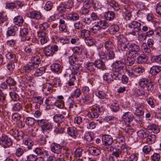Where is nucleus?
Here are the masks:
<instances>
[{"label":"nucleus","mask_w":161,"mask_h":161,"mask_svg":"<svg viewBox=\"0 0 161 161\" xmlns=\"http://www.w3.org/2000/svg\"><path fill=\"white\" fill-rule=\"evenodd\" d=\"M36 123L41 128L44 133H49L52 129L53 124L46 118L40 119L36 121Z\"/></svg>","instance_id":"nucleus-1"},{"label":"nucleus","mask_w":161,"mask_h":161,"mask_svg":"<svg viewBox=\"0 0 161 161\" xmlns=\"http://www.w3.org/2000/svg\"><path fill=\"white\" fill-rule=\"evenodd\" d=\"M12 144L11 138L5 134L0 136V144L4 148L9 147Z\"/></svg>","instance_id":"nucleus-2"},{"label":"nucleus","mask_w":161,"mask_h":161,"mask_svg":"<svg viewBox=\"0 0 161 161\" xmlns=\"http://www.w3.org/2000/svg\"><path fill=\"white\" fill-rule=\"evenodd\" d=\"M139 85L141 87L145 89V91H151L153 89V83L146 78H142L140 80Z\"/></svg>","instance_id":"nucleus-3"},{"label":"nucleus","mask_w":161,"mask_h":161,"mask_svg":"<svg viewBox=\"0 0 161 161\" xmlns=\"http://www.w3.org/2000/svg\"><path fill=\"white\" fill-rule=\"evenodd\" d=\"M82 69V67L80 65H76L72 67L71 73L69 75V80L75 81L76 80V75L80 74Z\"/></svg>","instance_id":"nucleus-4"},{"label":"nucleus","mask_w":161,"mask_h":161,"mask_svg":"<svg viewBox=\"0 0 161 161\" xmlns=\"http://www.w3.org/2000/svg\"><path fill=\"white\" fill-rule=\"evenodd\" d=\"M58 46L56 45L51 46H47L44 48L43 52L45 56H53L55 52L58 51Z\"/></svg>","instance_id":"nucleus-5"},{"label":"nucleus","mask_w":161,"mask_h":161,"mask_svg":"<svg viewBox=\"0 0 161 161\" xmlns=\"http://www.w3.org/2000/svg\"><path fill=\"white\" fill-rule=\"evenodd\" d=\"M128 49L129 50L128 55L134 57V55L135 54V56H136V55L138 54V52L140 51V47L138 45L133 43L129 44L128 45Z\"/></svg>","instance_id":"nucleus-6"},{"label":"nucleus","mask_w":161,"mask_h":161,"mask_svg":"<svg viewBox=\"0 0 161 161\" xmlns=\"http://www.w3.org/2000/svg\"><path fill=\"white\" fill-rule=\"evenodd\" d=\"M134 105L132 108L135 111L134 114L138 116H143L144 114L143 106L140 104H138L137 103H135Z\"/></svg>","instance_id":"nucleus-7"},{"label":"nucleus","mask_w":161,"mask_h":161,"mask_svg":"<svg viewBox=\"0 0 161 161\" xmlns=\"http://www.w3.org/2000/svg\"><path fill=\"white\" fill-rule=\"evenodd\" d=\"M31 62L24 65L23 67V69L25 73H34L35 70L38 68Z\"/></svg>","instance_id":"nucleus-8"},{"label":"nucleus","mask_w":161,"mask_h":161,"mask_svg":"<svg viewBox=\"0 0 161 161\" xmlns=\"http://www.w3.org/2000/svg\"><path fill=\"white\" fill-rule=\"evenodd\" d=\"M125 65L123 62L120 61H116L112 64L113 69L115 72H119L123 69Z\"/></svg>","instance_id":"nucleus-9"},{"label":"nucleus","mask_w":161,"mask_h":161,"mask_svg":"<svg viewBox=\"0 0 161 161\" xmlns=\"http://www.w3.org/2000/svg\"><path fill=\"white\" fill-rule=\"evenodd\" d=\"M122 118L123 121L126 124H128L132 121L134 116L133 114L130 112L125 113L122 115Z\"/></svg>","instance_id":"nucleus-10"},{"label":"nucleus","mask_w":161,"mask_h":161,"mask_svg":"<svg viewBox=\"0 0 161 161\" xmlns=\"http://www.w3.org/2000/svg\"><path fill=\"white\" fill-rule=\"evenodd\" d=\"M102 140L103 145L106 146L111 145L113 142L112 137L110 135H104L102 136Z\"/></svg>","instance_id":"nucleus-11"},{"label":"nucleus","mask_w":161,"mask_h":161,"mask_svg":"<svg viewBox=\"0 0 161 161\" xmlns=\"http://www.w3.org/2000/svg\"><path fill=\"white\" fill-rule=\"evenodd\" d=\"M53 86L49 83H46L43 85L42 91L46 95L51 94L52 92Z\"/></svg>","instance_id":"nucleus-12"},{"label":"nucleus","mask_w":161,"mask_h":161,"mask_svg":"<svg viewBox=\"0 0 161 161\" xmlns=\"http://www.w3.org/2000/svg\"><path fill=\"white\" fill-rule=\"evenodd\" d=\"M29 15L31 19L36 20L40 19L42 17V14L40 11L33 10L29 13Z\"/></svg>","instance_id":"nucleus-13"},{"label":"nucleus","mask_w":161,"mask_h":161,"mask_svg":"<svg viewBox=\"0 0 161 161\" xmlns=\"http://www.w3.org/2000/svg\"><path fill=\"white\" fill-rule=\"evenodd\" d=\"M67 133L70 136L75 139L78 136L76 128L73 127H67Z\"/></svg>","instance_id":"nucleus-14"},{"label":"nucleus","mask_w":161,"mask_h":161,"mask_svg":"<svg viewBox=\"0 0 161 161\" xmlns=\"http://www.w3.org/2000/svg\"><path fill=\"white\" fill-rule=\"evenodd\" d=\"M51 150L53 153L58 154L61 153L62 147L59 144L54 143L51 146Z\"/></svg>","instance_id":"nucleus-15"},{"label":"nucleus","mask_w":161,"mask_h":161,"mask_svg":"<svg viewBox=\"0 0 161 161\" xmlns=\"http://www.w3.org/2000/svg\"><path fill=\"white\" fill-rule=\"evenodd\" d=\"M115 37L119 44L128 43L129 42L127 39L122 34H120L116 35Z\"/></svg>","instance_id":"nucleus-16"},{"label":"nucleus","mask_w":161,"mask_h":161,"mask_svg":"<svg viewBox=\"0 0 161 161\" xmlns=\"http://www.w3.org/2000/svg\"><path fill=\"white\" fill-rule=\"evenodd\" d=\"M74 0H68L67 2H65L63 4L67 9V10L70 13L74 10Z\"/></svg>","instance_id":"nucleus-17"},{"label":"nucleus","mask_w":161,"mask_h":161,"mask_svg":"<svg viewBox=\"0 0 161 161\" xmlns=\"http://www.w3.org/2000/svg\"><path fill=\"white\" fill-rule=\"evenodd\" d=\"M115 16V13L112 11H108L105 12L103 15V17L106 20L112 21L114 18Z\"/></svg>","instance_id":"nucleus-18"},{"label":"nucleus","mask_w":161,"mask_h":161,"mask_svg":"<svg viewBox=\"0 0 161 161\" xmlns=\"http://www.w3.org/2000/svg\"><path fill=\"white\" fill-rule=\"evenodd\" d=\"M130 149V148L127 145L122 144L120 147V149H119L121 157L126 156L128 154V151Z\"/></svg>","instance_id":"nucleus-19"},{"label":"nucleus","mask_w":161,"mask_h":161,"mask_svg":"<svg viewBox=\"0 0 161 161\" xmlns=\"http://www.w3.org/2000/svg\"><path fill=\"white\" fill-rule=\"evenodd\" d=\"M67 16V19L69 20L74 21L78 20L79 19V14L75 13H69Z\"/></svg>","instance_id":"nucleus-20"},{"label":"nucleus","mask_w":161,"mask_h":161,"mask_svg":"<svg viewBox=\"0 0 161 161\" xmlns=\"http://www.w3.org/2000/svg\"><path fill=\"white\" fill-rule=\"evenodd\" d=\"M13 22L15 25L21 26L24 23V20L22 16L19 15L14 18Z\"/></svg>","instance_id":"nucleus-21"},{"label":"nucleus","mask_w":161,"mask_h":161,"mask_svg":"<svg viewBox=\"0 0 161 161\" xmlns=\"http://www.w3.org/2000/svg\"><path fill=\"white\" fill-rule=\"evenodd\" d=\"M89 153L93 155L97 156L101 153L100 150L95 147H91L89 148Z\"/></svg>","instance_id":"nucleus-22"},{"label":"nucleus","mask_w":161,"mask_h":161,"mask_svg":"<svg viewBox=\"0 0 161 161\" xmlns=\"http://www.w3.org/2000/svg\"><path fill=\"white\" fill-rule=\"evenodd\" d=\"M148 60L147 56L144 54H141L137 58V63L138 64H142L146 62Z\"/></svg>","instance_id":"nucleus-23"},{"label":"nucleus","mask_w":161,"mask_h":161,"mask_svg":"<svg viewBox=\"0 0 161 161\" xmlns=\"http://www.w3.org/2000/svg\"><path fill=\"white\" fill-rule=\"evenodd\" d=\"M147 129L148 130H152L154 133L155 134H157L160 131V129L158 125L154 124H149L147 126Z\"/></svg>","instance_id":"nucleus-24"},{"label":"nucleus","mask_w":161,"mask_h":161,"mask_svg":"<svg viewBox=\"0 0 161 161\" xmlns=\"http://www.w3.org/2000/svg\"><path fill=\"white\" fill-rule=\"evenodd\" d=\"M17 30L18 28L15 26H13L9 28L7 32V36H15Z\"/></svg>","instance_id":"nucleus-25"},{"label":"nucleus","mask_w":161,"mask_h":161,"mask_svg":"<svg viewBox=\"0 0 161 161\" xmlns=\"http://www.w3.org/2000/svg\"><path fill=\"white\" fill-rule=\"evenodd\" d=\"M85 69L90 72H94L96 69L94 62H88L87 63L85 66Z\"/></svg>","instance_id":"nucleus-26"},{"label":"nucleus","mask_w":161,"mask_h":161,"mask_svg":"<svg viewBox=\"0 0 161 161\" xmlns=\"http://www.w3.org/2000/svg\"><path fill=\"white\" fill-rule=\"evenodd\" d=\"M95 67L103 70L105 69V65L104 62L101 59H98L94 62Z\"/></svg>","instance_id":"nucleus-27"},{"label":"nucleus","mask_w":161,"mask_h":161,"mask_svg":"<svg viewBox=\"0 0 161 161\" xmlns=\"http://www.w3.org/2000/svg\"><path fill=\"white\" fill-rule=\"evenodd\" d=\"M52 71L55 73H60L62 72V68L61 65L57 63L53 64L51 65Z\"/></svg>","instance_id":"nucleus-28"},{"label":"nucleus","mask_w":161,"mask_h":161,"mask_svg":"<svg viewBox=\"0 0 161 161\" xmlns=\"http://www.w3.org/2000/svg\"><path fill=\"white\" fill-rule=\"evenodd\" d=\"M54 121L57 123H60L63 122L65 120V117L61 114H56L53 117Z\"/></svg>","instance_id":"nucleus-29"},{"label":"nucleus","mask_w":161,"mask_h":161,"mask_svg":"<svg viewBox=\"0 0 161 161\" xmlns=\"http://www.w3.org/2000/svg\"><path fill=\"white\" fill-rule=\"evenodd\" d=\"M31 62L34 64L38 68L39 67V65L41 63V60L39 56L36 55H34L32 57L31 59Z\"/></svg>","instance_id":"nucleus-30"},{"label":"nucleus","mask_w":161,"mask_h":161,"mask_svg":"<svg viewBox=\"0 0 161 161\" xmlns=\"http://www.w3.org/2000/svg\"><path fill=\"white\" fill-rule=\"evenodd\" d=\"M69 62L70 64L73 66L72 67L76 65H80L82 66L80 64H78V59L75 56L72 55L69 58Z\"/></svg>","instance_id":"nucleus-31"},{"label":"nucleus","mask_w":161,"mask_h":161,"mask_svg":"<svg viewBox=\"0 0 161 161\" xmlns=\"http://www.w3.org/2000/svg\"><path fill=\"white\" fill-rule=\"evenodd\" d=\"M83 102L86 104L91 103L93 99L89 94L84 95L81 97Z\"/></svg>","instance_id":"nucleus-32"},{"label":"nucleus","mask_w":161,"mask_h":161,"mask_svg":"<svg viewBox=\"0 0 161 161\" xmlns=\"http://www.w3.org/2000/svg\"><path fill=\"white\" fill-rule=\"evenodd\" d=\"M141 24L140 23L135 21H132L130 24L128 25V27L131 28L135 29L141 30L140 27Z\"/></svg>","instance_id":"nucleus-33"},{"label":"nucleus","mask_w":161,"mask_h":161,"mask_svg":"<svg viewBox=\"0 0 161 161\" xmlns=\"http://www.w3.org/2000/svg\"><path fill=\"white\" fill-rule=\"evenodd\" d=\"M161 71V66H153L150 70V72L152 75H156Z\"/></svg>","instance_id":"nucleus-34"},{"label":"nucleus","mask_w":161,"mask_h":161,"mask_svg":"<svg viewBox=\"0 0 161 161\" xmlns=\"http://www.w3.org/2000/svg\"><path fill=\"white\" fill-rule=\"evenodd\" d=\"M90 30H89L86 29L82 30L80 31V36L84 40L88 38L90 35Z\"/></svg>","instance_id":"nucleus-35"},{"label":"nucleus","mask_w":161,"mask_h":161,"mask_svg":"<svg viewBox=\"0 0 161 161\" xmlns=\"http://www.w3.org/2000/svg\"><path fill=\"white\" fill-rule=\"evenodd\" d=\"M134 71L137 75H143L144 73L145 69L142 67L137 66L134 68Z\"/></svg>","instance_id":"nucleus-36"},{"label":"nucleus","mask_w":161,"mask_h":161,"mask_svg":"<svg viewBox=\"0 0 161 161\" xmlns=\"http://www.w3.org/2000/svg\"><path fill=\"white\" fill-rule=\"evenodd\" d=\"M6 57L7 59L11 61L16 62L17 61L16 55L12 53L9 52L6 55Z\"/></svg>","instance_id":"nucleus-37"},{"label":"nucleus","mask_w":161,"mask_h":161,"mask_svg":"<svg viewBox=\"0 0 161 161\" xmlns=\"http://www.w3.org/2000/svg\"><path fill=\"white\" fill-rule=\"evenodd\" d=\"M99 109L98 110L97 109H94L90 112L88 113V116L90 118H97L99 114L98 112L99 111Z\"/></svg>","instance_id":"nucleus-38"},{"label":"nucleus","mask_w":161,"mask_h":161,"mask_svg":"<svg viewBox=\"0 0 161 161\" xmlns=\"http://www.w3.org/2000/svg\"><path fill=\"white\" fill-rule=\"evenodd\" d=\"M147 142L149 144H152L155 142L156 139V136L154 134H151L150 135H148L147 136Z\"/></svg>","instance_id":"nucleus-39"},{"label":"nucleus","mask_w":161,"mask_h":161,"mask_svg":"<svg viewBox=\"0 0 161 161\" xmlns=\"http://www.w3.org/2000/svg\"><path fill=\"white\" fill-rule=\"evenodd\" d=\"M25 122L28 126H32L35 124L36 120L34 118L32 117H29L26 119Z\"/></svg>","instance_id":"nucleus-40"},{"label":"nucleus","mask_w":161,"mask_h":161,"mask_svg":"<svg viewBox=\"0 0 161 161\" xmlns=\"http://www.w3.org/2000/svg\"><path fill=\"white\" fill-rule=\"evenodd\" d=\"M97 23L98 24H99L101 29H105L108 28L109 26V23L105 20H100L97 22Z\"/></svg>","instance_id":"nucleus-41"},{"label":"nucleus","mask_w":161,"mask_h":161,"mask_svg":"<svg viewBox=\"0 0 161 161\" xmlns=\"http://www.w3.org/2000/svg\"><path fill=\"white\" fill-rule=\"evenodd\" d=\"M97 49L99 51L98 54L100 58L106 60L107 54L105 53V51L103 48H99Z\"/></svg>","instance_id":"nucleus-42"},{"label":"nucleus","mask_w":161,"mask_h":161,"mask_svg":"<svg viewBox=\"0 0 161 161\" xmlns=\"http://www.w3.org/2000/svg\"><path fill=\"white\" fill-rule=\"evenodd\" d=\"M135 62V59L132 57H128L125 59V64L128 66H131Z\"/></svg>","instance_id":"nucleus-43"},{"label":"nucleus","mask_w":161,"mask_h":161,"mask_svg":"<svg viewBox=\"0 0 161 161\" xmlns=\"http://www.w3.org/2000/svg\"><path fill=\"white\" fill-rule=\"evenodd\" d=\"M34 74L36 76H41L45 72V68L44 67H41L38 69H36Z\"/></svg>","instance_id":"nucleus-44"},{"label":"nucleus","mask_w":161,"mask_h":161,"mask_svg":"<svg viewBox=\"0 0 161 161\" xmlns=\"http://www.w3.org/2000/svg\"><path fill=\"white\" fill-rule=\"evenodd\" d=\"M94 0H86L84 3V6L86 7L89 8L94 7L95 5Z\"/></svg>","instance_id":"nucleus-45"},{"label":"nucleus","mask_w":161,"mask_h":161,"mask_svg":"<svg viewBox=\"0 0 161 161\" xmlns=\"http://www.w3.org/2000/svg\"><path fill=\"white\" fill-rule=\"evenodd\" d=\"M137 134L139 138L144 139L147 137L148 133L144 130H140L137 131Z\"/></svg>","instance_id":"nucleus-46"},{"label":"nucleus","mask_w":161,"mask_h":161,"mask_svg":"<svg viewBox=\"0 0 161 161\" xmlns=\"http://www.w3.org/2000/svg\"><path fill=\"white\" fill-rule=\"evenodd\" d=\"M104 46L107 50L113 49L114 47L113 44L112 42L109 40L106 41L104 43Z\"/></svg>","instance_id":"nucleus-47"},{"label":"nucleus","mask_w":161,"mask_h":161,"mask_svg":"<svg viewBox=\"0 0 161 161\" xmlns=\"http://www.w3.org/2000/svg\"><path fill=\"white\" fill-rule=\"evenodd\" d=\"M55 102L53 98H46L45 101V103L46 104V108H48V107L49 106L54 105Z\"/></svg>","instance_id":"nucleus-48"},{"label":"nucleus","mask_w":161,"mask_h":161,"mask_svg":"<svg viewBox=\"0 0 161 161\" xmlns=\"http://www.w3.org/2000/svg\"><path fill=\"white\" fill-rule=\"evenodd\" d=\"M90 29V31H91V32L94 33H97L98 32L100 31V30H101L99 24H98L97 22L96 24L91 28Z\"/></svg>","instance_id":"nucleus-49"},{"label":"nucleus","mask_w":161,"mask_h":161,"mask_svg":"<svg viewBox=\"0 0 161 161\" xmlns=\"http://www.w3.org/2000/svg\"><path fill=\"white\" fill-rule=\"evenodd\" d=\"M57 10L60 13L62 14L65 12L67 14L69 13L68 10H67V9L64 7L63 4H61L59 6H58L57 8Z\"/></svg>","instance_id":"nucleus-50"},{"label":"nucleus","mask_w":161,"mask_h":161,"mask_svg":"<svg viewBox=\"0 0 161 161\" xmlns=\"http://www.w3.org/2000/svg\"><path fill=\"white\" fill-rule=\"evenodd\" d=\"M161 155L159 153H154L150 157L152 161H159L160 159Z\"/></svg>","instance_id":"nucleus-51"},{"label":"nucleus","mask_w":161,"mask_h":161,"mask_svg":"<svg viewBox=\"0 0 161 161\" xmlns=\"http://www.w3.org/2000/svg\"><path fill=\"white\" fill-rule=\"evenodd\" d=\"M119 29V25L116 24L113 25L111 26L110 32L112 34H114L118 31Z\"/></svg>","instance_id":"nucleus-52"},{"label":"nucleus","mask_w":161,"mask_h":161,"mask_svg":"<svg viewBox=\"0 0 161 161\" xmlns=\"http://www.w3.org/2000/svg\"><path fill=\"white\" fill-rule=\"evenodd\" d=\"M129 43H120L119 44L118 46V48L119 51H125L128 48L127 45Z\"/></svg>","instance_id":"nucleus-53"},{"label":"nucleus","mask_w":161,"mask_h":161,"mask_svg":"<svg viewBox=\"0 0 161 161\" xmlns=\"http://www.w3.org/2000/svg\"><path fill=\"white\" fill-rule=\"evenodd\" d=\"M103 79L108 83H111L113 81L112 74L109 73H105L103 76Z\"/></svg>","instance_id":"nucleus-54"},{"label":"nucleus","mask_w":161,"mask_h":161,"mask_svg":"<svg viewBox=\"0 0 161 161\" xmlns=\"http://www.w3.org/2000/svg\"><path fill=\"white\" fill-rule=\"evenodd\" d=\"M6 81L7 84L8 86H13L14 85L16 84V82L14 79L10 76H8L7 77Z\"/></svg>","instance_id":"nucleus-55"},{"label":"nucleus","mask_w":161,"mask_h":161,"mask_svg":"<svg viewBox=\"0 0 161 161\" xmlns=\"http://www.w3.org/2000/svg\"><path fill=\"white\" fill-rule=\"evenodd\" d=\"M24 143L27 146V148L28 150L31 149L33 145V142L30 139H27L24 141Z\"/></svg>","instance_id":"nucleus-56"},{"label":"nucleus","mask_w":161,"mask_h":161,"mask_svg":"<svg viewBox=\"0 0 161 161\" xmlns=\"http://www.w3.org/2000/svg\"><path fill=\"white\" fill-rule=\"evenodd\" d=\"M106 60H112L115 58V54L114 52L113 51H110L107 54Z\"/></svg>","instance_id":"nucleus-57"},{"label":"nucleus","mask_w":161,"mask_h":161,"mask_svg":"<svg viewBox=\"0 0 161 161\" xmlns=\"http://www.w3.org/2000/svg\"><path fill=\"white\" fill-rule=\"evenodd\" d=\"M124 8L125 9V10H126L124 16V19L126 20H130L132 17L131 12L130 11H128V9L126 8L125 7H124Z\"/></svg>","instance_id":"nucleus-58"},{"label":"nucleus","mask_w":161,"mask_h":161,"mask_svg":"<svg viewBox=\"0 0 161 161\" xmlns=\"http://www.w3.org/2000/svg\"><path fill=\"white\" fill-rule=\"evenodd\" d=\"M9 95L11 98L14 101H17L19 100V96L18 94L14 92H10Z\"/></svg>","instance_id":"nucleus-59"},{"label":"nucleus","mask_w":161,"mask_h":161,"mask_svg":"<svg viewBox=\"0 0 161 161\" xmlns=\"http://www.w3.org/2000/svg\"><path fill=\"white\" fill-rule=\"evenodd\" d=\"M81 94V92L80 89L79 88H77L71 94V97L73 98H77L79 97Z\"/></svg>","instance_id":"nucleus-60"},{"label":"nucleus","mask_w":161,"mask_h":161,"mask_svg":"<svg viewBox=\"0 0 161 161\" xmlns=\"http://www.w3.org/2000/svg\"><path fill=\"white\" fill-rule=\"evenodd\" d=\"M119 105L116 103H113L111 105V108L114 112H117L119 110Z\"/></svg>","instance_id":"nucleus-61"},{"label":"nucleus","mask_w":161,"mask_h":161,"mask_svg":"<svg viewBox=\"0 0 161 161\" xmlns=\"http://www.w3.org/2000/svg\"><path fill=\"white\" fill-rule=\"evenodd\" d=\"M81 20L85 25H90L92 23V20L91 18L86 15L84 17H82Z\"/></svg>","instance_id":"nucleus-62"},{"label":"nucleus","mask_w":161,"mask_h":161,"mask_svg":"<svg viewBox=\"0 0 161 161\" xmlns=\"http://www.w3.org/2000/svg\"><path fill=\"white\" fill-rule=\"evenodd\" d=\"M54 105L59 108H62L64 106L63 101L56 100L55 102Z\"/></svg>","instance_id":"nucleus-63"},{"label":"nucleus","mask_w":161,"mask_h":161,"mask_svg":"<svg viewBox=\"0 0 161 161\" xmlns=\"http://www.w3.org/2000/svg\"><path fill=\"white\" fill-rule=\"evenodd\" d=\"M116 141L119 144H124L125 139L124 136L121 135H119L116 137Z\"/></svg>","instance_id":"nucleus-64"}]
</instances>
